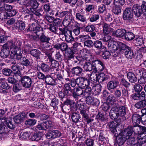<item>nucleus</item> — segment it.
Returning a JSON list of instances; mask_svg holds the SVG:
<instances>
[{"label": "nucleus", "mask_w": 146, "mask_h": 146, "mask_svg": "<svg viewBox=\"0 0 146 146\" xmlns=\"http://www.w3.org/2000/svg\"><path fill=\"white\" fill-rule=\"evenodd\" d=\"M71 119L72 121L75 123L80 122L81 118L80 115L76 112L72 113L71 114Z\"/></svg>", "instance_id": "58836bf2"}, {"label": "nucleus", "mask_w": 146, "mask_h": 146, "mask_svg": "<svg viewBox=\"0 0 146 146\" xmlns=\"http://www.w3.org/2000/svg\"><path fill=\"white\" fill-rule=\"evenodd\" d=\"M118 83L116 81H111L107 84V88L109 90H114L117 86Z\"/></svg>", "instance_id": "2f4dec72"}, {"label": "nucleus", "mask_w": 146, "mask_h": 146, "mask_svg": "<svg viewBox=\"0 0 146 146\" xmlns=\"http://www.w3.org/2000/svg\"><path fill=\"white\" fill-rule=\"evenodd\" d=\"M76 17L77 19L78 20L82 22L86 21V18L82 13H77L76 14Z\"/></svg>", "instance_id": "09e8293b"}, {"label": "nucleus", "mask_w": 146, "mask_h": 146, "mask_svg": "<svg viewBox=\"0 0 146 146\" xmlns=\"http://www.w3.org/2000/svg\"><path fill=\"white\" fill-rule=\"evenodd\" d=\"M24 76L22 75L20 71H17L16 72L14 73L13 76L16 81H20L21 82Z\"/></svg>", "instance_id": "a19ab883"}, {"label": "nucleus", "mask_w": 146, "mask_h": 146, "mask_svg": "<svg viewBox=\"0 0 146 146\" xmlns=\"http://www.w3.org/2000/svg\"><path fill=\"white\" fill-rule=\"evenodd\" d=\"M133 13H134V11L133 10V6L132 9L131 7L127 8L123 12V19L125 20L132 21L133 19Z\"/></svg>", "instance_id": "39448f33"}, {"label": "nucleus", "mask_w": 146, "mask_h": 146, "mask_svg": "<svg viewBox=\"0 0 146 146\" xmlns=\"http://www.w3.org/2000/svg\"><path fill=\"white\" fill-rule=\"evenodd\" d=\"M92 64L89 62H85L83 66V68L86 71H90L93 69V66L92 65Z\"/></svg>", "instance_id": "c03bdc74"}, {"label": "nucleus", "mask_w": 146, "mask_h": 146, "mask_svg": "<svg viewBox=\"0 0 146 146\" xmlns=\"http://www.w3.org/2000/svg\"><path fill=\"white\" fill-rule=\"evenodd\" d=\"M134 14L137 17L141 16L142 14L146 16V2L143 1L141 6L136 4L133 5Z\"/></svg>", "instance_id": "f257e3e1"}, {"label": "nucleus", "mask_w": 146, "mask_h": 146, "mask_svg": "<svg viewBox=\"0 0 146 146\" xmlns=\"http://www.w3.org/2000/svg\"><path fill=\"white\" fill-rule=\"evenodd\" d=\"M93 70L96 72L102 71L105 68L104 62L99 59L95 60L92 62Z\"/></svg>", "instance_id": "423d86ee"}, {"label": "nucleus", "mask_w": 146, "mask_h": 146, "mask_svg": "<svg viewBox=\"0 0 146 146\" xmlns=\"http://www.w3.org/2000/svg\"><path fill=\"white\" fill-rule=\"evenodd\" d=\"M136 72L137 75H141L142 74V76L138 80L139 83L142 85L145 84L146 82V72L141 70H137Z\"/></svg>", "instance_id": "4468645a"}, {"label": "nucleus", "mask_w": 146, "mask_h": 146, "mask_svg": "<svg viewBox=\"0 0 146 146\" xmlns=\"http://www.w3.org/2000/svg\"><path fill=\"white\" fill-rule=\"evenodd\" d=\"M40 43L44 48H48L50 47L51 44V38L48 36L43 34L38 38Z\"/></svg>", "instance_id": "20e7f679"}, {"label": "nucleus", "mask_w": 146, "mask_h": 146, "mask_svg": "<svg viewBox=\"0 0 146 146\" xmlns=\"http://www.w3.org/2000/svg\"><path fill=\"white\" fill-rule=\"evenodd\" d=\"M136 128L135 126H132L131 125L128 126L127 127L124 129V131L122 132L123 133V135H125L126 136H128L129 138L134 132V131L135 130Z\"/></svg>", "instance_id": "aec40b11"}, {"label": "nucleus", "mask_w": 146, "mask_h": 146, "mask_svg": "<svg viewBox=\"0 0 146 146\" xmlns=\"http://www.w3.org/2000/svg\"><path fill=\"white\" fill-rule=\"evenodd\" d=\"M15 28L17 30L18 32H21L25 29V24L23 21L17 22L14 25Z\"/></svg>", "instance_id": "bb28decb"}, {"label": "nucleus", "mask_w": 146, "mask_h": 146, "mask_svg": "<svg viewBox=\"0 0 146 146\" xmlns=\"http://www.w3.org/2000/svg\"><path fill=\"white\" fill-rule=\"evenodd\" d=\"M126 110L127 109L125 105H120L119 107H118L117 111L120 115V117L124 116L126 113Z\"/></svg>", "instance_id": "72a5a7b5"}, {"label": "nucleus", "mask_w": 146, "mask_h": 146, "mask_svg": "<svg viewBox=\"0 0 146 146\" xmlns=\"http://www.w3.org/2000/svg\"><path fill=\"white\" fill-rule=\"evenodd\" d=\"M45 81L47 84L52 86L55 85L56 83L54 79L49 75L46 76Z\"/></svg>", "instance_id": "c756f323"}, {"label": "nucleus", "mask_w": 146, "mask_h": 146, "mask_svg": "<svg viewBox=\"0 0 146 146\" xmlns=\"http://www.w3.org/2000/svg\"><path fill=\"white\" fill-rule=\"evenodd\" d=\"M126 30L124 29H118L117 30L115 34V36L117 37L121 38L125 36Z\"/></svg>", "instance_id": "ea45409f"}, {"label": "nucleus", "mask_w": 146, "mask_h": 146, "mask_svg": "<svg viewBox=\"0 0 146 146\" xmlns=\"http://www.w3.org/2000/svg\"><path fill=\"white\" fill-rule=\"evenodd\" d=\"M42 136V134L40 133H35L31 136L30 139L32 141H38L40 139Z\"/></svg>", "instance_id": "37998d69"}, {"label": "nucleus", "mask_w": 146, "mask_h": 146, "mask_svg": "<svg viewBox=\"0 0 146 146\" xmlns=\"http://www.w3.org/2000/svg\"><path fill=\"white\" fill-rule=\"evenodd\" d=\"M97 118L99 120L102 121H104L107 119V116L106 114L99 113L96 116Z\"/></svg>", "instance_id": "13d9d810"}, {"label": "nucleus", "mask_w": 146, "mask_h": 146, "mask_svg": "<svg viewBox=\"0 0 146 146\" xmlns=\"http://www.w3.org/2000/svg\"><path fill=\"white\" fill-rule=\"evenodd\" d=\"M9 131L7 127L5 125V123H2L0 121V134H2L3 137H5V135L9 132Z\"/></svg>", "instance_id": "393cba45"}, {"label": "nucleus", "mask_w": 146, "mask_h": 146, "mask_svg": "<svg viewBox=\"0 0 146 146\" xmlns=\"http://www.w3.org/2000/svg\"><path fill=\"white\" fill-rule=\"evenodd\" d=\"M111 31L110 25L106 23H104L103 26L104 33V34H108Z\"/></svg>", "instance_id": "3c124183"}, {"label": "nucleus", "mask_w": 146, "mask_h": 146, "mask_svg": "<svg viewBox=\"0 0 146 146\" xmlns=\"http://www.w3.org/2000/svg\"><path fill=\"white\" fill-rule=\"evenodd\" d=\"M48 29L52 32L53 33L57 35L58 34V27L54 25L50 24L49 25V27L48 28Z\"/></svg>", "instance_id": "864d4df0"}, {"label": "nucleus", "mask_w": 146, "mask_h": 146, "mask_svg": "<svg viewBox=\"0 0 146 146\" xmlns=\"http://www.w3.org/2000/svg\"><path fill=\"white\" fill-rule=\"evenodd\" d=\"M100 18V14L98 13H94L89 19V21L91 22H95Z\"/></svg>", "instance_id": "de8ad7c7"}, {"label": "nucleus", "mask_w": 146, "mask_h": 146, "mask_svg": "<svg viewBox=\"0 0 146 146\" xmlns=\"http://www.w3.org/2000/svg\"><path fill=\"white\" fill-rule=\"evenodd\" d=\"M26 117V114L24 113H21L15 115L13 117V120L15 123H20L23 122Z\"/></svg>", "instance_id": "a211bd4d"}, {"label": "nucleus", "mask_w": 146, "mask_h": 146, "mask_svg": "<svg viewBox=\"0 0 146 146\" xmlns=\"http://www.w3.org/2000/svg\"><path fill=\"white\" fill-rule=\"evenodd\" d=\"M31 78L28 76H24L22 80L21 83L22 86L26 88H29L32 83Z\"/></svg>", "instance_id": "dca6fc26"}, {"label": "nucleus", "mask_w": 146, "mask_h": 146, "mask_svg": "<svg viewBox=\"0 0 146 146\" xmlns=\"http://www.w3.org/2000/svg\"><path fill=\"white\" fill-rule=\"evenodd\" d=\"M142 133L144 134L142 138L141 141L140 143L141 146H146V127L139 125Z\"/></svg>", "instance_id": "412c9836"}, {"label": "nucleus", "mask_w": 146, "mask_h": 146, "mask_svg": "<svg viewBox=\"0 0 146 146\" xmlns=\"http://www.w3.org/2000/svg\"><path fill=\"white\" fill-rule=\"evenodd\" d=\"M84 92V95H87L88 96L92 95V86H88L86 87Z\"/></svg>", "instance_id": "8fccbe9b"}, {"label": "nucleus", "mask_w": 146, "mask_h": 146, "mask_svg": "<svg viewBox=\"0 0 146 146\" xmlns=\"http://www.w3.org/2000/svg\"><path fill=\"white\" fill-rule=\"evenodd\" d=\"M86 101L89 105H96L98 102L97 99L88 96L86 98Z\"/></svg>", "instance_id": "7c9ffc66"}, {"label": "nucleus", "mask_w": 146, "mask_h": 146, "mask_svg": "<svg viewBox=\"0 0 146 146\" xmlns=\"http://www.w3.org/2000/svg\"><path fill=\"white\" fill-rule=\"evenodd\" d=\"M146 106V100H143L136 103L135 104V107L138 109H142Z\"/></svg>", "instance_id": "e433bc0d"}, {"label": "nucleus", "mask_w": 146, "mask_h": 146, "mask_svg": "<svg viewBox=\"0 0 146 146\" xmlns=\"http://www.w3.org/2000/svg\"><path fill=\"white\" fill-rule=\"evenodd\" d=\"M51 9L50 8V4L48 3L45 4L43 6V10L44 13H45L46 14L48 15L51 11Z\"/></svg>", "instance_id": "338daca9"}, {"label": "nucleus", "mask_w": 146, "mask_h": 146, "mask_svg": "<svg viewBox=\"0 0 146 146\" xmlns=\"http://www.w3.org/2000/svg\"><path fill=\"white\" fill-rule=\"evenodd\" d=\"M68 47L67 44L64 42L57 43L53 45V48L57 49H60L62 52L66 51Z\"/></svg>", "instance_id": "5701e85b"}, {"label": "nucleus", "mask_w": 146, "mask_h": 146, "mask_svg": "<svg viewBox=\"0 0 146 146\" xmlns=\"http://www.w3.org/2000/svg\"><path fill=\"white\" fill-rule=\"evenodd\" d=\"M127 78L131 83H135L137 81V78L135 75L132 72H129L127 74Z\"/></svg>", "instance_id": "f704fd0d"}, {"label": "nucleus", "mask_w": 146, "mask_h": 146, "mask_svg": "<svg viewBox=\"0 0 146 146\" xmlns=\"http://www.w3.org/2000/svg\"><path fill=\"white\" fill-rule=\"evenodd\" d=\"M84 92L82 88L77 87L74 88V92L73 93V97L76 100H78V98L81 96H84Z\"/></svg>", "instance_id": "4be33fe9"}, {"label": "nucleus", "mask_w": 146, "mask_h": 146, "mask_svg": "<svg viewBox=\"0 0 146 146\" xmlns=\"http://www.w3.org/2000/svg\"><path fill=\"white\" fill-rule=\"evenodd\" d=\"M30 53L31 56L36 59L40 58L41 52L39 50L36 49H32L30 51Z\"/></svg>", "instance_id": "c85d7f7f"}, {"label": "nucleus", "mask_w": 146, "mask_h": 146, "mask_svg": "<svg viewBox=\"0 0 146 146\" xmlns=\"http://www.w3.org/2000/svg\"><path fill=\"white\" fill-rule=\"evenodd\" d=\"M70 12H72L71 10L69 9L68 11H61L59 10L58 17L62 18L64 16L69 14Z\"/></svg>", "instance_id": "e2e57ef3"}, {"label": "nucleus", "mask_w": 146, "mask_h": 146, "mask_svg": "<svg viewBox=\"0 0 146 146\" xmlns=\"http://www.w3.org/2000/svg\"><path fill=\"white\" fill-rule=\"evenodd\" d=\"M54 139L60 137L61 135L60 132L57 130H51Z\"/></svg>", "instance_id": "680f3d73"}, {"label": "nucleus", "mask_w": 146, "mask_h": 146, "mask_svg": "<svg viewBox=\"0 0 146 146\" xmlns=\"http://www.w3.org/2000/svg\"><path fill=\"white\" fill-rule=\"evenodd\" d=\"M9 119V118H7L6 117H4L1 119L0 121H1L2 123L4 122L5 124L7 127L9 129H13L15 127V123L10 121Z\"/></svg>", "instance_id": "6ab92c4d"}, {"label": "nucleus", "mask_w": 146, "mask_h": 146, "mask_svg": "<svg viewBox=\"0 0 146 146\" xmlns=\"http://www.w3.org/2000/svg\"><path fill=\"white\" fill-rule=\"evenodd\" d=\"M118 131V135L115 136L117 137L116 142L117 143L119 146H120L123 144L125 140L129 139V137L128 136H126V135H123V133L122 132H121L119 131Z\"/></svg>", "instance_id": "9b49d317"}, {"label": "nucleus", "mask_w": 146, "mask_h": 146, "mask_svg": "<svg viewBox=\"0 0 146 146\" xmlns=\"http://www.w3.org/2000/svg\"><path fill=\"white\" fill-rule=\"evenodd\" d=\"M55 56V60L59 62L62 61L63 56L62 52L59 51H56Z\"/></svg>", "instance_id": "5fc2aeb1"}, {"label": "nucleus", "mask_w": 146, "mask_h": 146, "mask_svg": "<svg viewBox=\"0 0 146 146\" xmlns=\"http://www.w3.org/2000/svg\"><path fill=\"white\" fill-rule=\"evenodd\" d=\"M29 133L28 131H26L23 133L21 132L19 135V138L24 140L27 139L29 137Z\"/></svg>", "instance_id": "6e6d98bb"}, {"label": "nucleus", "mask_w": 146, "mask_h": 146, "mask_svg": "<svg viewBox=\"0 0 146 146\" xmlns=\"http://www.w3.org/2000/svg\"><path fill=\"white\" fill-rule=\"evenodd\" d=\"M21 84L16 83L13 86V90L15 92H17L22 89Z\"/></svg>", "instance_id": "603ef678"}, {"label": "nucleus", "mask_w": 146, "mask_h": 146, "mask_svg": "<svg viewBox=\"0 0 146 146\" xmlns=\"http://www.w3.org/2000/svg\"><path fill=\"white\" fill-rule=\"evenodd\" d=\"M7 43L10 49L14 51L21 50V47L22 44V42L19 39L15 38L12 40L8 41Z\"/></svg>", "instance_id": "7ed1b4c3"}, {"label": "nucleus", "mask_w": 146, "mask_h": 146, "mask_svg": "<svg viewBox=\"0 0 146 146\" xmlns=\"http://www.w3.org/2000/svg\"><path fill=\"white\" fill-rule=\"evenodd\" d=\"M142 116H141L140 115L137 113L133 114L132 116L133 122L135 123L136 125H139L141 122H142Z\"/></svg>", "instance_id": "b1692460"}, {"label": "nucleus", "mask_w": 146, "mask_h": 146, "mask_svg": "<svg viewBox=\"0 0 146 146\" xmlns=\"http://www.w3.org/2000/svg\"><path fill=\"white\" fill-rule=\"evenodd\" d=\"M135 38V35L132 32L128 31L126 32L124 36V38L127 41L133 40Z\"/></svg>", "instance_id": "c9c22d12"}, {"label": "nucleus", "mask_w": 146, "mask_h": 146, "mask_svg": "<svg viewBox=\"0 0 146 146\" xmlns=\"http://www.w3.org/2000/svg\"><path fill=\"white\" fill-rule=\"evenodd\" d=\"M120 51L124 53L126 58L128 59H131L134 57V54L133 50L131 48L124 44L120 45Z\"/></svg>", "instance_id": "f03ea898"}, {"label": "nucleus", "mask_w": 146, "mask_h": 146, "mask_svg": "<svg viewBox=\"0 0 146 146\" xmlns=\"http://www.w3.org/2000/svg\"><path fill=\"white\" fill-rule=\"evenodd\" d=\"M50 63L51 66L53 67L56 68L59 66L58 61L52 58L49 61Z\"/></svg>", "instance_id": "0e129e2a"}, {"label": "nucleus", "mask_w": 146, "mask_h": 146, "mask_svg": "<svg viewBox=\"0 0 146 146\" xmlns=\"http://www.w3.org/2000/svg\"><path fill=\"white\" fill-rule=\"evenodd\" d=\"M121 7L119 5H114L112 9V12L115 15H119L121 13Z\"/></svg>", "instance_id": "a18cd8bd"}, {"label": "nucleus", "mask_w": 146, "mask_h": 146, "mask_svg": "<svg viewBox=\"0 0 146 146\" xmlns=\"http://www.w3.org/2000/svg\"><path fill=\"white\" fill-rule=\"evenodd\" d=\"M118 106L117 104H114L110 111L109 115L110 118L112 119H117L120 117V115L117 111Z\"/></svg>", "instance_id": "6e6552de"}, {"label": "nucleus", "mask_w": 146, "mask_h": 146, "mask_svg": "<svg viewBox=\"0 0 146 146\" xmlns=\"http://www.w3.org/2000/svg\"><path fill=\"white\" fill-rule=\"evenodd\" d=\"M80 42H83L84 44L85 42L87 41L89 39H90V37L88 35H80L78 36Z\"/></svg>", "instance_id": "052dcab7"}, {"label": "nucleus", "mask_w": 146, "mask_h": 146, "mask_svg": "<svg viewBox=\"0 0 146 146\" xmlns=\"http://www.w3.org/2000/svg\"><path fill=\"white\" fill-rule=\"evenodd\" d=\"M63 91L66 94V96H72L74 92V88H72L70 86V84L66 83L63 87Z\"/></svg>", "instance_id": "ddd939ff"}, {"label": "nucleus", "mask_w": 146, "mask_h": 146, "mask_svg": "<svg viewBox=\"0 0 146 146\" xmlns=\"http://www.w3.org/2000/svg\"><path fill=\"white\" fill-rule=\"evenodd\" d=\"M82 69L81 67L77 66L74 68L72 69V72L76 75L80 74L82 72Z\"/></svg>", "instance_id": "4d7b16f0"}, {"label": "nucleus", "mask_w": 146, "mask_h": 146, "mask_svg": "<svg viewBox=\"0 0 146 146\" xmlns=\"http://www.w3.org/2000/svg\"><path fill=\"white\" fill-rule=\"evenodd\" d=\"M29 5L32 7L33 9L37 8L39 4L36 0H31L29 2Z\"/></svg>", "instance_id": "774afa93"}, {"label": "nucleus", "mask_w": 146, "mask_h": 146, "mask_svg": "<svg viewBox=\"0 0 146 146\" xmlns=\"http://www.w3.org/2000/svg\"><path fill=\"white\" fill-rule=\"evenodd\" d=\"M117 100V99L113 95L111 94L107 98V102L109 104H112L113 106L114 104L116 103L114 102L116 101Z\"/></svg>", "instance_id": "79ce46f5"}, {"label": "nucleus", "mask_w": 146, "mask_h": 146, "mask_svg": "<svg viewBox=\"0 0 146 146\" xmlns=\"http://www.w3.org/2000/svg\"><path fill=\"white\" fill-rule=\"evenodd\" d=\"M117 125L118 123L115 121L109 122L108 124V126L110 131L113 134L114 136H117L118 135L119 131L118 132L116 129Z\"/></svg>", "instance_id": "f8f14e48"}, {"label": "nucleus", "mask_w": 146, "mask_h": 146, "mask_svg": "<svg viewBox=\"0 0 146 146\" xmlns=\"http://www.w3.org/2000/svg\"><path fill=\"white\" fill-rule=\"evenodd\" d=\"M35 26V24L34 23L29 25L27 30V31H33L38 36L43 34V29L40 25H38L36 27Z\"/></svg>", "instance_id": "0eeeda50"}, {"label": "nucleus", "mask_w": 146, "mask_h": 146, "mask_svg": "<svg viewBox=\"0 0 146 146\" xmlns=\"http://www.w3.org/2000/svg\"><path fill=\"white\" fill-rule=\"evenodd\" d=\"M95 29V27L93 25H88L84 28V31L87 32H92Z\"/></svg>", "instance_id": "bf43d9fd"}, {"label": "nucleus", "mask_w": 146, "mask_h": 146, "mask_svg": "<svg viewBox=\"0 0 146 146\" xmlns=\"http://www.w3.org/2000/svg\"><path fill=\"white\" fill-rule=\"evenodd\" d=\"M3 74L6 76H10L13 71L12 70L8 68H4L2 70Z\"/></svg>", "instance_id": "69168bd1"}, {"label": "nucleus", "mask_w": 146, "mask_h": 146, "mask_svg": "<svg viewBox=\"0 0 146 146\" xmlns=\"http://www.w3.org/2000/svg\"><path fill=\"white\" fill-rule=\"evenodd\" d=\"M22 58L21 60H20V63L21 65L27 67L30 66L31 62L27 58L24 57Z\"/></svg>", "instance_id": "49530a36"}, {"label": "nucleus", "mask_w": 146, "mask_h": 146, "mask_svg": "<svg viewBox=\"0 0 146 146\" xmlns=\"http://www.w3.org/2000/svg\"><path fill=\"white\" fill-rule=\"evenodd\" d=\"M9 48H10L7 45V43L4 44L0 53V56L2 58H5L9 56L10 53Z\"/></svg>", "instance_id": "f3484780"}, {"label": "nucleus", "mask_w": 146, "mask_h": 146, "mask_svg": "<svg viewBox=\"0 0 146 146\" xmlns=\"http://www.w3.org/2000/svg\"><path fill=\"white\" fill-rule=\"evenodd\" d=\"M73 21L74 20L73 19L72 12H70L69 14L65 16L64 19L63 21L62 24L64 26L67 27L69 25L70 26Z\"/></svg>", "instance_id": "2eb2a0df"}, {"label": "nucleus", "mask_w": 146, "mask_h": 146, "mask_svg": "<svg viewBox=\"0 0 146 146\" xmlns=\"http://www.w3.org/2000/svg\"><path fill=\"white\" fill-rule=\"evenodd\" d=\"M65 40L68 43L71 42L74 40V38L72 35V31L70 30L65 36Z\"/></svg>", "instance_id": "4c0bfd02"}, {"label": "nucleus", "mask_w": 146, "mask_h": 146, "mask_svg": "<svg viewBox=\"0 0 146 146\" xmlns=\"http://www.w3.org/2000/svg\"><path fill=\"white\" fill-rule=\"evenodd\" d=\"M38 68H40L43 72H48L50 70H52L53 69L52 68H50L48 65L44 62L42 63L40 66L37 64V68L38 69Z\"/></svg>", "instance_id": "a878e982"}, {"label": "nucleus", "mask_w": 146, "mask_h": 146, "mask_svg": "<svg viewBox=\"0 0 146 146\" xmlns=\"http://www.w3.org/2000/svg\"><path fill=\"white\" fill-rule=\"evenodd\" d=\"M108 78L104 73H101L96 76V80L99 83H102L104 81L107 80Z\"/></svg>", "instance_id": "473e14b6"}, {"label": "nucleus", "mask_w": 146, "mask_h": 146, "mask_svg": "<svg viewBox=\"0 0 146 146\" xmlns=\"http://www.w3.org/2000/svg\"><path fill=\"white\" fill-rule=\"evenodd\" d=\"M108 47L109 50L112 53L117 52V51L118 50L119 48L120 49V46L117 43L114 41H110L108 43Z\"/></svg>", "instance_id": "9d476101"}, {"label": "nucleus", "mask_w": 146, "mask_h": 146, "mask_svg": "<svg viewBox=\"0 0 146 146\" xmlns=\"http://www.w3.org/2000/svg\"><path fill=\"white\" fill-rule=\"evenodd\" d=\"M90 78H87L85 77H80L76 78V82L79 83V85L82 88L90 86Z\"/></svg>", "instance_id": "1a4fd4ad"}, {"label": "nucleus", "mask_w": 146, "mask_h": 146, "mask_svg": "<svg viewBox=\"0 0 146 146\" xmlns=\"http://www.w3.org/2000/svg\"><path fill=\"white\" fill-rule=\"evenodd\" d=\"M102 86L100 84H97L92 86V95H98L101 91Z\"/></svg>", "instance_id": "cd10ccee"}]
</instances>
